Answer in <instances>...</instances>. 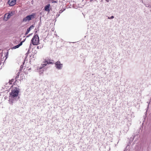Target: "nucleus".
I'll use <instances>...</instances> for the list:
<instances>
[{
    "label": "nucleus",
    "mask_w": 151,
    "mask_h": 151,
    "mask_svg": "<svg viewBox=\"0 0 151 151\" xmlns=\"http://www.w3.org/2000/svg\"><path fill=\"white\" fill-rule=\"evenodd\" d=\"M10 86V89L12 88L11 92L10 93V97L14 99L16 101L18 100L19 98V97L18 96L19 92V88L15 86H14L13 85Z\"/></svg>",
    "instance_id": "f257e3e1"
},
{
    "label": "nucleus",
    "mask_w": 151,
    "mask_h": 151,
    "mask_svg": "<svg viewBox=\"0 0 151 151\" xmlns=\"http://www.w3.org/2000/svg\"><path fill=\"white\" fill-rule=\"evenodd\" d=\"M53 61V60H51L50 59H46L45 61L43 63L41 64L40 67L38 68L37 70L41 72V73H42L44 71L43 69V68L46 66L47 64H53L54 63Z\"/></svg>",
    "instance_id": "f03ea898"
},
{
    "label": "nucleus",
    "mask_w": 151,
    "mask_h": 151,
    "mask_svg": "<svg viewBox=\"0 0 151 151\" xmlns=\"http://www.w3.org/2000/svg\"><path fill=\"white\" fill-rule=\"evenodd\" d=\"M39 40L38 35L35 34L31 40V42L33 45H37L39 43Z\"/></svg>",
    "instance_id": "7ed1b4c3"
},
{
    "label": "nucleus",
    "mask_w": 151,
    "mask_h": 151,
    "mask_svg": "<svg viewBox=\"0 0 151 151\" xmlns=\"http://www.w3.org/2000/svg\"><path fill=\"white\" fill-rule=\"evenodd\" d=\"M35 14V13H32L31 14L27 16L26 17L23 18V22H26L27 21L29 20L34 19Z\"/></svg>",
    "instance_id": "20e7f679"
},
{
    "label": "nucleus",
    "mask_w": 151,
    "mask_h": 151,
    "mask_svg": "<svg viewBox=\"0 0 151 151\" xmlns=\"http://www.w3.org/2000/svg\"><path fill=\"white\" fill-rule=\"evenodd\" d=\"M55 67L58 70H61L63 67V64H61L60 61H57L55 63Z\"/></svg>",
    "instance_id": "39448f33"
},
{
    "label": "nucleus",
    "mask_w": 151,
    "mask_h": 151,
    "mask_svg": "<svg viewBox=\"0 0 151 151\" xmlns=\"http://www.w3.org/2000/svg\"><path fill=\"white\" fill-rule=\"evenodd\" d=\"M9 18V13L8 12L5 14L4 16L3 19L4 21H6Z\"/></svg>",
    "instance_id": "423d86ee"
},
{
    "label": "nucleus",
    "mask_w": 151,
    "mask_h": 151,
    "mask_svg": "<svg viewBox=\"0 0 151 151\" xmlns=\"http://www.w3.org/2000/svg\"><path fill=\"white\" fill-rule=\"evenodd\" d=\"M16 81L17 78H14L11 80H10V85L13 84L14 85L13 86H15L16 85H15L14 84L15 83Z\"/></svg>",
    "instance_id": "0eeeda50"
},
{
    "label": "nucleus",
    "mask_w": 151,
    "mask_h": 151,
    "mask_svg": "<svg viewBox=\"0 0 151 151\" xmlns=\"http://www.w3.org/2000/svg\"><path fill=\"white\" fill-rule=\"evenodd\" d=\"M34 27V26L33 25H31L29 28L27 29L26 33H25V35H26L28 34L31 30L33 29Z\"/></svg>",
    "instance_id": "6e6552de"
},
{
    "label": "nucleus",
    "mask_w": 151,
    "mask_h": 151,
    "mask_svg": "<svg viewBox=\"0 0 151 151\" xmlns=\"http://www.w3.org/2000/svg\"><path fill=\"white\" fill-rule=\"evenodd\" d=\"M24 42V41H22L20 43H19V44L11 48L12 49H16V48H19L20 46L22 45V43Z\"/></svg>",
    "instance_id": "1a4fd4ad"
},
{
    "label": "nucleus",
    "mask_w": 151,
    "mask_h": 151,
    "mask_svg": "<svg viewBox=\"0 0 151 151\" xmlns=\"http://www.w3.org/2000/svg\"><path fill=\"white\" fill-rule=\"evenodd\" d=\"M9 82L6 83L4 86V89H7V91H9Z\"/></svg>",
    "instance_id": "9d476101"
},
{
    "label": "nucleus",
    "mask_w": 151,
    "mask_h": 151,
    "mask_svg": "<svg viewBox=\"0 0 151 151\" xmlns=\"http://www.w3.org/2000/svg\"><path fill=\"white\" fill-rule=\"evenodd\" d=\"M50 4H47V5H46L45 8L44 9L47 12H49L50 11Z\"/></svg>",
    "instance_id": "9b49d317"
},
{
    "label": "nucleus",
    "mask_w": 151,
    "mask_h": 151,
    "mask_svg": "<svg viewBox=\"0 0 151 151\" xmlns=\"http://www.w3.org/2000/svg\"><path fill=\"white\" fill-rule=\"evenodd\" d=\"M16 0H10V6H14L16 4Z\"/></svg>",
    "instance_id": "f8f14e48"
},
{
    "label": "nucleus",
    "mask_w": 151,
    "mask_h": 151,
    "mask_svg": "<svg viewBox=\"0 0 151 151\" xmlns=\"http://www.w3.org/2000/svg\"><path fill=\"white\" fill-rule=\"evenodd\" d=\"M144 4L146 7H149V6H150L149 4L148 3H146Z\"/></svg>",
    "instance_id": "ddd939ff"
},
{
    "label": "nucleus",
    "mask_w": 151,
    "mask_h": 151,
    "mask_svg": "<svg viewBox=\"0 0 151 151\" xmlns=\"http://www.w3.org/2000/svg\"><path fill=\"white\" fill-rule=\"evenodd\" d=\"M19 74H20V73H19V72H18L17 73V76H16L15 77V78H17H17H19Z\"/></svg>",
    "instance_id": "4468645a"
},
{
    "label": "nucleus",
    "mask_w": 151,
    "mask_h": 151,
    "mask_svg": "<svg viewBox=\"0 0 151 151\" xmlns=\"http://www.w3.org/2000/svg\"><path fill=\"white\" fill-rule=\"evenodd\" d=\"M23 68V65H21L20 66V69L19 70V71H21V70H22V69Z\"/></svg>",
    "instance_id": "2eb2a0df"
},
{
    "label": "nucleus",
    "mask_w": 151,
    "mask_h": 151,
    "mask_svg": "<svg viewBox=\"0 0 151 151\" xmlns=\"http://www.w3.org/2000/svg\"><path fill=\"white\" fill-rule=\"evenodd\" d=\"M114 16H112L110 17H108V19H113L114 18Z\"/></svg>",
    "instance_id": "dca6fc26"
},
{
    "label": "nucleus",
    "mask_w": 151,
    "mask_h": 151,
    "mask_svg": "<svg viewBox=\"0 0 151 151\" xmlns=\"http://www.w3.org/2000/svg\"><path fill=\"white\" fill-rule=\"evenodd\" d=\"M14 13V12H10V17L11 16L13 15Z\"/></svg>",
    "instance_id": "f3484780"
},
{
    "label": "nucleus",
    "mask_w": 151,
    "mask_h": 151,
    "mask_svg": "<svg viewBox=\"0 0 151 151\" xmlns=\"http://www.w3.org/2000/svg\"><path fill=\"white\" fill-rule=\"evenodd\" d=\"M65 10V9H64L63 10H62V9L60 10L59 12V13L60 14L62 12H63Z\"/></svg>",
    "instance_id": "a211bd4d"
},
{
    "label": "nucleus",
    "mask_w": 151,
    "mask_h": 151,
    "mask_svg": "<svg viewBox=\"0 0 151 151\" xmlns=\"http://www.w3.org/2000/svg\"><path fill=\"white\" fill-rule=\"evenodd\" d=\"M60 14L58 13L56 15V18H57L58 17H59V16H60Z\"/></svg>",
    "instance_id": "6ab92c4d"
},
{
    "label": "nucleus",
    "mask_w": 151,
    "mask_h": 151,
    "mask_svg": "<svg viewBox=\"0 0 151 151\" xmlns=\"http://www.w3.org/2000/svg\"><path fill=\"white\" fill-rule=\"evenodd\" d=\"M32 46V43H31L30 44V45H29V49L30 50L31 48V46Z\"/></svg>",
    "instance_id": "aec40b11"
},
{
    "label": "nucleus",
    "mask_w": 151,
    "mask_h": 151,
    "mask_svg": "<svg viewBox=\"0 0 151 151\" xmlns=\"http://www.w3.org/2000/svg\"><path fill=\"white\" fill-rule=\"evenodd\" d=\"M32 35V34H29V35L27 36V37H29V36H30Z\"/></svg>",
    "instance_id": "412c9836"
},
{
    "label": "nucleus",
    "mask_w": 151,
    "mask_h": 151,
    "mask_svg": "<svg viewBox=\"0 0 151 151\" xmlns=\"http://www.w3.org/2000/svg\"><path fill=\"white\" fill-rule=\"evenodd\" d=\"M7 4L9 5V0H8Z\"/></svg>",
    "instance_id": "4be33fe9"
},
{
    "label": "nucleus",
    "mask_w": 151,
    "mask_h": 151,
    "mask_svg": "<svg viewBox=\"0 0 151 151\" xmlns=\"http://www.w3.org/2000/svg\"><path fill=\"white\" fill-rule=\"evenodd\" d=\"M57 2L56 1H52V3H57Z\"/></svg>",
    "instance_id": "5701e85b"
},
{
    "label": "nucleus",
    "mask_w": 151,
    "mask_h": 151,
    "mask_svg": "<svg viewBox=\"0 0 151 151\" xmlns=\"http://www.w3.org/2000/svg\"><path fill=\"white\" fill-rule=\"evenodd\" d=\"M147 103H148V106H147V109H148V107H149V103H150V102H147Z\"/></svg>",
    "instance_id": "b1692460"
},
{
    "label": "nucleus",
    "mask_w": 151,
    "mask_h": 151,
    "mask_svg": "<svg viewBox=\"0 0 151 151\" xmlns=\"http://www.w3.org/2000/svg\"><path fill=\"white\" fill-rule=\"evenodd\" d=\"M28 54H29V52H27L26 54V55H27V56L28 55Z\"/></svg>",
    "instance_id": "393cba45"
},
{
    "label": "nucleus",
    "mask_w": 151,
    "mask_h": 151,
    "mask_svg": "<svg viewBox=\"0 0 151 151\" xmlns=\"http://www.w3.org/2000/svg\"><path fill=\"white\" fill-rule=\"evenodd\" d=\"M30 50L29 49H28V51H27V52H28L29 53V51Z\"/></svg>",
    "instance_id": "a878e982"
},
{
    "label": "nucleus",
    "mask_w": 151,
    "mask_h": 151,
    "mask_svg": "<svg viewBox=\"0 0 151 151\" xmlns=\"http://www.w3.org/2000/svg\"><path fill=\"white\" fill-rule=\"evenodd\" d=\"M107 2H108L109 1V0H105Z\"/></svg>",
    "instance_id": "bb28decb"
},
{
    "label": "nucleus",
    "mask_w": 151,
    "mask_h": 151,
    "mask_svg": "<svg viewBox=\"0 0 151 151\" xmlns=\"http://www.w3.org/2000/svg\"><path fill=\"white\" fill-rule=\"evenodd\" d=\"M37 49H39V46H37Z\"/></svg>",
    "instance_id": "cd10ccee"
},
{
    "label": "nucleus",
    "mask_w": 151,
    "mask_h": 151,
    "mask_svg": "<svg viewBox=\"0 0 151 151\" xmlns=\"http://www.w3.org/2000/svg\"><path fill=\"white\" fill-rule=\"evenodd\" d=\"M93 0H90V2H92Z\"/></svg>",
    "instance_id": "c85d7f7f"
},
{
    "label": "nucleus",
    "mask_w": 151,
    "mask_h": 151,
    "mask_svg": "<svg viewBox=\"0 0 151 151\" xmlns=\"http://www.w3.org/2000/svg\"><path fill=\"white\" fill-rule=\"evenodd\" d=\"M6 97L5 96V97H4V98L5 99H6Z\"/></svg>",
    "instance_id": "c756f323"
},
{
    "label": "nucleus",
    "mask_w": 151,
    "mask_h": 151,
    "mask_svg": "<svg viewBox=\"0 0 151 151\" xmlns=\"http://www.w3.org/2000/svg\"><path fill=\"white\" fill-rule=\"evenodd\" d=\"M25 39L24 40H23V41H24V42L25 41Z\"/></svg>",
    "instance_id": "7c9ffc66"
},
{
    "label": "nucleus",
    "mask_w": 151,
    "mask_h": 151,
    "mask_svg": "<svg viewBox=\"0 0 151 151\" xmlns=\"http://www.w3.org/2000/svg\"><path fill=\"white\" fill-rule=\"evenodd\" d=\"M12 103H13V101H12Z\"/></svg>",
    "instance_id": "2f4dec72"
},
{
    "label": "nucleus",
    "mask_w": 151,
    "mask_h": 151,
    "mask_svg": "<svg viewBox=\"0 0 151 151\" xmlns=\"http://www.w3.org/2000/svg\"><path fill=\"white\" fill-rule=\"evenodd\" d=\"M95 0V1H96V0Z\"/></svg>",
    "instance_id": "473e14b6"
}]
</instances>
